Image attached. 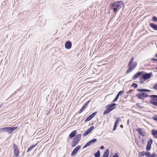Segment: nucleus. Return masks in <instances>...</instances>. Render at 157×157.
<instances>
[{"label":"nucleus","instance_id":"obj_56","mask_svg":"<svg viewBox=\"0 0 157 157\" xmlns=\"http://www.w3.org/2000/svg\"><path fill=\"white\" fill-rule=\"evenodd\" d=\"M136 113H137V114H139V113L138 112H136Z\"/></svg>","mask_w":157,"mask_h":157},{"label":"nucleus","instance_id":"obj_46","mask_svg":"<svg viewBox=\"0 0 157 157\" xmlns=\"http://www.w3.org/2000/svg\"><path fill=\"white\" fill-rule=\"evenodd\" d=\"M104 148V146H101V147H100V149H103Z\"/></svg>","mask_w":157,"mask_h":157},{"label":"nucleus","instance_id":"obj_37","mask_svg":"<svg viewBox=\"0 0 157 157\" xmlns=\"http://www.w3.org/2000/svg\"><path fill=\"white\" fill-rule=\"evenodd\" d=\"M140 104L139 103H137L136 104V106L138 108H143V107L142 106H140Z\"/></svg>","mask_w":157,"mask_h":157},{"label":"nucleus","instance_id":"obj_9","mask_svg":"<svg viewBox=\"0 0 157 157\" xmlns=\"http://www.w3.org/2000/svg\"><path fill=\"white\" fill-rule=\"evenodd\" d=\"M91 101V100H89L87 101L86 103H85L82 106L81 109H80L79 111L78 112V113L80 114L85 109V108L87 106L88 104L89 103V102Z\"/></svg>","mask_w":157,"mask_h":157},{"label":"nucleus","instance_id":"obj_12","mask_svg":"<svg viewBox=\"0 0 157 157\" xmlns=\"http://www.w3.org/2000/svg\"><path fill=\"white\" fill-rule=\"evenodd\" d=\"M121 121V119L120 117H118V118H117V119H116V120L115 121V122L113 128V131H115L117 127L118 126V124L119 122V121Z\"/></svg>","mask_w":157,"mask_h":157},{"label":"nucleus","instance_id":"obj_10","mask_svg":"<svg viewBox=\"0 0 157 157\" xmlns=\"http://www.w3.org/2000/svg\"><path fill=\"white\" fill-rule=\"evenodd\" d=\"M81 147V146L80 145L77 146L72 152L71 155L72 156H74L80 149Z\"/></svg>","mask_w":157,"mask_h":157},{"label":"nucleus","instance_id":"obj_11","mask_svg":"<svg viewBox=\"0 0 157 157\" xmlns=\"http://www.w3.org/2000/svg\"><path fill=\"white\" fill-rule=\"evenodd\" d=\"M65 47L66 49H71L72 47V43L70 41H66L65 44Z\"/></svg>","mask_w":157,"mask_h":157},{"label":"nucleus","instance_id":"obj_20","mask_svg":"<svg viewBox=\"0 0 157 157\" xmlns=\"http://www.w3.org/2000/svg\"><path fill=\"white\" fill-rule=\"evenodd\" d=\"M109 155V150L107 149L104 153L103 157H108Z\"/></svg>","mask_w":157,"mask_h":157},{"label":"nucleus","instance_id":"obj_36","mask_svg":"<svg viewBox=\"0 0 157 157\" xmlns=\"http://www.w3.org/2000/svg\"><path fill=\"white\" fill-rule=\"evenodd\" d=\"M141 78V76L140 77V78H139V80H140V82L141 83V84H143L144 83V81H144V79H140Z\"/></svg>","mask_w":157,"mask_h":157},{"label":"nucleus","instance_id":"obj_24","mask_svg":"<svg viewBox=\"0 0 157 157\" xmlns=\"http://www.w3.org/2000/svg\"><path fill=\"white\" fill-rule=\"evenodd\" d=\"M97 141V139L96 138L93 139L89 141V142L90 144V145L92 144H93Z\"/></svg>","mask_w":157,"mask_h":157},{"label":"nucleus","instance_id":"obj_6","mask_svg":"<svg viewBox=\"0 0 157 157\" xmlns=\"http://www.w3.org/2000/svg\"><path fill=\"white\" fill-rule=\"evenodd\" d=\"M13 148L14 150V155L16 157H18L20 152L19 150L18 149L17 146L15 144H13Z\"/></svg>","mask_w":157,"mask_h":157},{"label":"nucleus","instance_id":"obj_54","mask_svg":"<svg viewBox=\"0 0 157 157\" xmlns=\"http://www.w3.org/2000/svg\"><path fill=\"white\" fill-rule=\"evenodd\" d=\"M155 56L157 58V53L155 54Z\"/></svg>","mask_w":157,"mask_h":157},{"label":"nucleus","instance_id":"obj_16","mask_svg":"<svg viewBox=\"0 0 157 157\" xmlns=\"http://www.w3.org/2000/svg\"><path fill=\"white\" fill-rule=\"evenodd\" d=\"M151 134L153 137L155 139H157V130L152 129L151 131Z\"/></svg>","mask_w":157,"mask_h":157},{"label":"nucleus","instance_id":"obj_25","mask_svg":"<svg viewBox=\"0 0 157 157\" xmlns=\"http://www.w3.org/2000/svg\"><path fill=\"white\" fill-rule=\"evenodd\" d=\"M94 155L95 157H100V154L99 151H98L97 152L95 153Z\"/></svg>","mask_w":157,"mask_h":157},{"label":"nucleus","instance_id":"obj_4","mask_svg":"<svg viewBox=\"0 0 157 157\" xmlns=\"http://www.w3.org/2000/svg\"><path fill=\"white\" fill-rule=\"evenodd\" d=\"M116 104L115 103H112L107 105L106 107L107 109L103 113V114H106L113 109H115L116 108Z\"/></svg>","mask_w":157,"mask_h":157},{"label":"nucleus","instance_id":"obj_31","mask_svg":"<svg viewBox=\"0 0 157 157\" xmlns=\"http://www.w3.org/2000/svg\"><path fill=\"white\" fill-rule=\"evenodd\" d=\"M90 145V144L89 143V142L85 144V145L83 146L82 148L84 149L85 148L87 147L88 146Z\"/></svg>","mask_w":157,"mask_h":157},{"label":"nucleus","instance_id":"obj_18","mask_svg":"<svg viewBox=\"0 0 157 157\" xmlns=\"http://www.w3.org/2000/svg\"><path fill=\"white\" fill-rule=\"evenodd\" d=\"M79 142L73 139V141L71 143L72 147H74L76 146Z\"/></svg>","mask_w":157,"mask_h":157},{"label":"nucleus","instance_id":"obj_50","mask_svg":"<svg viewBox=\"0 0 157 157\" xmlns=\"http://www.w3.org/2000/svg\"><path fill=\"white\" fill-rule=\"evenodd\" d=\"M144 140L143 139H142V140L141 143L143 144H144Z\"/></svg>","mask_w":157,"mask_h":157},{"label":"nucleus","instance_id":"obj_43","mask_svg":"<svg viewBox=\"0 0 157 157\" xmlns=\"http://www.w3.org/2000/svg\"><path fill=\"white\" fill-rule=\"evenodd\" d=\"M151 60L152 61H154V62H156V61H157V59L152 58L151 59Z\"/></svg>","mask_w":157,"mask_h":157},{"label":"nucleus","instance_id":"obj_3","mask_svg":"<svg viewBox=\"0 0 157 157\" xmlns=\"http://www.w3.org/2000/svg\"><path fill=\"white\" fill-rule=\"evenodd\" d=\"M152 75V72L147 73L143 71H138L132 77V78L135 80L139 76H141L140 79H144V81H145L150 78Z\"/></svg>","mask_w":157,"mask_h":157},{"label":"nucleus","instance_id":"obj_52","mask_svg":"<svg viewBox=\"0 0 157 157\" xmlns=\"http://www.w3.org/2000/svg\"><path fill=\"white\" fill-rule=\"evenodd\" d=\"M129 120H128V121H127V124H129Z\"/></svg>","mask_w":157,"mask_h":157},{"label":"nucleus","instance_id":"obj_19","mask_svg":"<svg viewBox=\"0 0 157 157\" xmlns=\"http://www.w3.org/2000/svg\"><path fill=\"white\" fill-rule=\"evenodd\" d=\"M82 136V134L81 133L78 134L74 138V140H76L78 141L79 142L80 141Z\"/></svg>","mask_w":157,"mask_h":157},{"label":"nucleus","instance_id":"obj_39","mask_svg":"<svg viewBox=\"0 0 157 157\" xmlns=\"http://www.w3.org/2000/svg\"><path fill=\"white\" fill-rule=\"evenodd\" d=\"M153 88V89L157 90V84H155Z\"/></svg>","mask_w":157,"mask_h":157},{"label":"nucleus","instance_id":"obj_42","mask_svg":"<svg viewBox=\"0 0 157 157\" xmlns=\"http://www.w3.org/2000/svg\"><path fill=\"white\" fill-rule=\"evenodd\" d=\"M157 157V155H155V153H153L151 155V157Z\"/></svg>","mask_w":157,"mask_h":157},{"label":"nucleus","instance_id":"obj_22","mask_svg":"<svg viewBox=\"0 0 157 157\" xmlns=\"http://www.w3.org/2000/svg\"><path fill=\"white\" fill-rule=\"evenodd\" d=\"M134 60V58L133 57H132L130 59V61H129V63L128 64V67H129V66H130L132 64L133 61Z\"/></svg>","mask_w":157,"mask_h":157},{"label":"nucleus","instance_id":"obj_14","mask_svg":"<svg viewBox=\"0 0 157 157\" xmlns=\"http://www.w3.org/2000/svg\"><path fill=\"white\" fill-rule=\"evenodd\" d=\"M149 25L154 30L157 31V25L154 23H151L149 24Z\"/></svg>","mask_w":157,"mask_h":157},{"label":"nucleus","instance_id":"obj_27","mask_svg":"<svg viewBox=\"0 0 157 157\" xmlns=\"http://www.w3.org/2000/svg\"><path fill=\"white\" fill-rule=\"evenodd\" d=\"M97 112H95L93 113L92 114L89 116L92 118V119L97 114Z\"/></svg>","mask_w":157,"mask_h":157},{"label":"nucleus","instance_id":"obj_28","mask_svg":"<svg viewBox=\"0 0 157 157\" xmlns=\"http://www.w3.org/2000/svg\"><path fill=\"white\" fill-rule=\"evenodd\" d=\"M145 155L147 157H151V154L149 152L146 151Z\"/></svg>","mask_w":157,"mask_h":157},{"label":"nucleus","instance_id":"obj_30","mask_svg":"<svg viewBox=\"0 0 157 157\" xmlns=\"http://www.w3.org/2000/svg\"><path fill=\"white\" fill-rule=\"evenodd\" d=\"M151 146L150 145H149L147 144V145L146 147V151H149L151 150Z\"/></svg>","mask_w":157,"mask_h":157},{"label":"nucleus","instance_id":"obj_23","mask_svg":"<svg viewBox=\"0 0 157 157\" xmlns=\"http://www.w3.org/2000/svg\"><path fill=\"white\" fill-rule=\"evenodd\" d=\"M18 128V127H10V130L11 134L13 132L17 129Z\"/></svg>","mask_w":157,"mask_h":157},{"label":"nucleus","instance_id":"obj_26","mask_svg":"<svg viewBox=\"0 0 157 157\" xmlns=\"http://www.w3.org/2000/svg\"><path fill=\"white\" fill-rule=\"evenodd\" d=\"M145 151H143L140 152L139 154V155L140 157H141L145 155Z\"/></svg>","mask_w":157,"mask_h":157},{"label":"nucleus","instance_id":"obj_38","mask_svg":"<svg viewBox=\"0 0 157 157\" xmlns=\"http://www.w3.org/2000/svg\"><path fill=\"white\" fill-rule=\"evenodd\" d=\"M124 93V91L123 90L120 91L118 93V94L119 95H121V94H123Z\"/></svg>","mask_w":157,"mask_h":157},{"label":"nucleus","instance_id":"obj_45","mask_svg":"<svg viewBox=\"0 0 157 157\" xmlns=\"http://www.w3.org/2000/svg\"><path fill=\"white\" fill-rule=\"evenodd\" d=\"M113 157H118V155L117 153H115L113 156Z\"/></svg>","mask_w":157,"mask_h":157},{"label":"nucleus","instance_id":"obj_2","mask_svg":"<svg viewBox=\"0 0 157 157\" xmlns=\"http://www.w3.org/2000/svg\"><path fill=\"white\" fill-rule=\"evenodd\" d=\"M124 6V3L122 1H115L111 3L109 5V8L115 13H117L119 10Z\"/></svg>","mask_w":157,"mask_h":157},{"label":"nucleus","instance_id":"obj_7","mask_svg":"<svg viewBox=\"0 0 157 157\" xmlns=\"http://www.w3.org/2000/svg\"><path fill=\"white\" fill-rule=\"evenodd\" d=\"M7 132L8 134H11L10 127H5L0 128V132Z\"/></svg>","mask_w":157,"mask_h":157},{"label":"nucleus","instance_id":"obj_33","mask_svg":"<svg viewBox=\"0 0 157 157\" xmlns=\"http://www.w3.org/2000/svg\"><path fill=\"white\" fill-rule=\"evenodd\" d=\"M152 20L154 22H157V17L155 16H153L152 17Z\"/></svg>","mask_w":157,"mask_h":157},{"label":"nucleus","instance_id":"obj_21","mask_svg":"<svg viewBox=\"0 0 157 157\" xmlns=\"http://www.w3.org/2000/svg\"><path fill=\"white\" fill-rule=\"evenodd\" d=\"M37 144V143H36L35 145H32L29 147L27 150V152H29L31 151L34 147H36Z\"/></svg>","mask_w":157,"mask_h":157},{"label":"nucleus","instance_id":"obj_29","mask_svg":"<svg viewBox=\"0 0 157 157\" xmlns=\"http://www.w3.org/2000/svg\"><path fill=\"white\" fill-rule=\"evenodd\" d=\"M153 140L152 139H150L147 142V145H151H151L152 144Z\"/></svg>","mask_w":157,"mask_h":157},{"label":"nucleus","instance_id":"obj_15","mask_svg":"<svg viewBox=\"0 0 157 157\" xmlns=\"http://www.w3.org/2000/svg\"><path fill=\"white\" fill-rule=\"evenodd\" d=\"M77 133V131L75 130L72 131L69 135V139H71L74 137Z\"/></svg>","mask_w":157,"mask_h":157},{"label":"nucleus","instance_id":"obj_1","mask_svg":"<svg viewBox=\"0 0 157 157\" xmlns=\"http://www.w3.org/2000/svg\"><path fill=\"white\" fill-rule=\"evenodd\" d=\"M141 92L139 93L136 95V96L138 99L144 100V98L149 97L151 98V99L150 100V103L153 105L157 106V95H149L144 92Z\"/></svg>","mask_w":157,"mask_h":157},{"label":"nucleus","instance_id":"obj_53","mask_svg":"<svg viewBox=\"0 0 157 157\" xmlns=\"http://www.w3.org/2000/svg\"><path fill=\"white\" fill-rule=\"evenodd\" d=\"M128 95H127L125 97V98H127V97H128Z\"/></svg>","mask_w":157,"mask_h":157},{"label":"nucleus","instance_id":"obj_13","mask_svg":"<svg viewBox=\"0 0 157 157\" xmlns=\"http://www.w3.org/2000/svg\"><path fill=\"white\" fill-rule=\"evenodd\" d=\"M142 129L141 128H138L136 129V130L138 132V133L141 136H144L145 135V133L144 131L142 130Z\"/></svg>","mask_w":157,"mask_h":157},{"label":"nucleus","instance_id":"obj_40","mask_svg":"<svg viewBox=\"0 0 157 157\" xmlns=\"http://www.w3.org/2000/svg\"><path fill=\"white\" fill-rule=\"evenodd\" d=\"M152 119L156 121L157 122V115H155V116H154L153 117Z\"/></svg>","mask_w":157,"mask_h":157},{"label":"nucleus","instance_id":"obj_44","mask_svg":"<svg viewBox=\"0 0 157 157\" xmlns=\"http://www.w3.org/2000/svg\"><path fill=\"white\" fill-rule=\"evenodd\" d=\"M118 99V98H117L116 97H115V98L113 99V102H115L116 101H117Z\"/></svg>","mask_w":157,"mask_h":157},{"label":"nucleus","instance_id":"obj_35","mask_svg":"<svg viewBox=\"0 0 157 157\" xmlns=\"http://www.w3.org/2000/svg\"><path fill=\"white\" fill-rule=\"evenodd\" d=\"M17 91H15L14 93H13L10 96L8 99L6 100V101H7L8 99L10 98L12 96L15 95L16 94H17Z\"/></svg>","mask_w":157,"mask_h":157},{"label":"nucleus","instance_id":"obj_48","mask_svg":"<svg viewBox=\"0 0 157 157\" xmlns=\"http://www.w3.org/2000/svg\"><path fill=\"white\" fill-rule=\"evenodd\" d=\"M119 96H120L118 94H117L116 97L117 98H118Z\"/></svg>","mask_w":157,"mask_h":157},{"label":"nucleus","instance_id":"obj_32","mask_svg":"<svg viewBox=\"0 0 157 157\" xmlns=\"http://www.w3.org/2000/svg\"><path fill=\"white\" fill-rule=\"evenodd\" d=\"M138 86V85L137 84L134 83H132L131 86V87H133L134 88H137V87Z\"/></svg>","mask_w":157,"mask_h":157},{"label":"nucleus","instance_id":"obj_17","mask_svg":"<svg viewBox=\"0 0 157 157\" xmlns=\"http://www.w3.org/2000/svg\"><path fill=\"white\" fill-rule=\"evenodd\" d=\"M137 91L140 92H150L151 91L150 90L145 89H137Z\"/></svg>","mask_w":157,"mask_h":157},{"label":"nucleus","instance_id":"obj_41","mask_svg":"<svg viewBox=\"0 0 157 157\" xmlns=\"http://www.w3.org/2000/svg\"><path fill=\"white\" fill-rule=\"evenodd\" d=\"M134 91V90L132 89H130L129 90L128 92H127V94H130L132 92H133Z\"/></svg>","mask_w":157,"mask_h":157},{"label":"nucleus","instance_id":"obj_49","mask_svg":"<svg viewBox=\"0 0 157 157\" xmlns=\"http://www.w3.org/2000/svg\"><path fill=\"white\" fill-rule=\"evenodd\" d=\"M3 104V103H2L1 105H0V108L1 107Z\"/></svg>","mask_w":157,"mask_h":157},{"label":"nucleus","instance_id":"obj_51","mask_svg":"<svg viewBox=\"0 0 157 157\" xmlns=\"http://www.w3.org/2000/svg\"><path fill=\"white\" fill-rule=\"evenodd\" d=\"M155 68L157 70V64L155 66Z\"/></svg>","mask_w":157,"mask_h":157},{"label":"nucleus","instance_id":"obj_34","mask_svg":"<svg viewBox=\"0 0 157 157\" xmlns=\"http://www.w3.org/2000/svg\"><path fill=\"white\" fill-rule=\"evenodd\" d=\"M92 119V118L89 116L88 117L86 118V119L85 121V122H87L88 121H90Z\"/></svg>","mask_w":157,"mask_h":157},{"label":"nucleus","instance_id":"obj_47","mask_svg":"<svg viewBox=\"0 0 157 157\" xmlns=\"http://www.w3.org/2000/svg\"><path fill=\"white\" fill-rule=\"evenodd\" d=\"M120 127L121 128H123V125L121 124L120 126Z\"/></svg>","mask_w":157,"mask_h":157},{"label":"nucleus","instance_id":"obj_55","mask_svg":"<svg viewBox=\"0 0 157 157\" xmlns=\"http://www.w3.org/2000/svg\"><path fill=\"white\" fill-rule=\"evenodd\" d=\"M19 90H20L19 89H17V90H17V91H18Z\"/></svg>","mask_w":157,"mask_h":157},{"label":"nucleus","instance_id":"obj_5","mask_svg":"<svg viewBox=\"0 0 157 157\" xmlns=\"http://www.w3.org/2000/svg\"><path fill=\"white\" fill-rule=\"evenodd\" d=\"M136 62H134L132 65L129 66V68L125 72L126 74H128L132 72L136 67L137 65Z\"/></svg>","mask_w":157,"mask_h":157},{"label":"nucleus","instance_id":"obj_8","mask_svg":"<svg viewBox=\"0 0 157 157\" xmlns=\"http://www.w3.org/2000/svg\"><path fill=\"white\" fill-rule=\"evenodd\" d=\"M94 128V126H92L88 129L83 134L82 136L85 137L87 136Z\"/></svg>","mask_w":157,"mask_h":157}]
</instances>
